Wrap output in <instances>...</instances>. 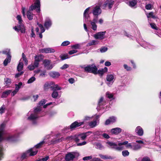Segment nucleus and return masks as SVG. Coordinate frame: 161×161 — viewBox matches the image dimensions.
I'll use <instances>...</instances> for the list:
<instances>
[{
	"mask_svg": "<svg viewBox=\"0 0 161 161\" xmlns=\"http://www.w3.org/2000/svg\"><path fill=\"white\" fill-rule=\"evenodd\" d=\"M5 124L3 123L0 126V142L3 140H5L8 142H12L16 140L19 136V134H12L6 133L4 130Z\"/></svg>",
	"mask_w": 161,
	"mask_h": 161,
	"instance_id": "nucleus-1",
	"label": "nucleus"
},
{
	"mask_svg": "<svg viewBox=\"0 0 161 161\" xmlns=\"http://www.w3.org/2000/svg\"><path fill=\"white\" fill-rule=\"evenodd\" d=\"M106 143L108 145L109 148H113L115 150L121 151L124 149L123 145H126V147L133 150V142L128 143V141H126L122 142H119L117 144L115 142H107Z\"/></svg>",
	"mask_w": 161,
	"mask_h": 161,
	"instance_id": "nucleus-2",
	"label": "nucleus"
},
{
	"mask_svg": "<svg viewBox=\"0 0 161 161\" xmlns=\"http://www.w3.org/2000/svg\"><path fill=\"white\" fill-rule=\"evenodd\" d=\"M59 136L60 135L59 134H57L52 136V138L51 139V140H50L51 143H49V144H55L62 141H65L69 142H72L73 141H75L76 142H78L77 135L66 137H62L60 139H59Z\"/></svg>",
	"mask_w": 161,
	"mask_h": 161,
	"instance_id": "nucleus-3",
	"label": "nucleus"
},
{
	"mask_svg": "<svg viewBox=\"0 0 161 161\" xmlns=\"http://www.w3.org/2000/svg\"><path fill=\"white\" fill-rule=\"evenodd\" d=\"M50 138V135H47L45 137V138L43 141H41L40 142L36 145L33 148H30L28 150V152L30 156H32L36 154L38 151L37 149L41 147L42 146L44 143H46L48 144V145H50V144H49V143H51V142H50V140H48L47 141H46V140Z\"/></svg>",
	"mask_w": 161,
	"mask_h": 161,
	"instance_id": "nucleus-4",
	"label": "nucleus"
},
{
	"mask_svg": "<svg viewBox=\"0 0 161 161\" xmlns=\"http://www.w3.org/2000/svg\"><path fill=\"white\" fill-rule=\"evenodd\" d=\"M40 0H35L34 4H32L29 8V9L26 12V16L29 20L33 19L34 14L32 11L36 10L37 13L40 11Z\"/></svg>",
	"mask_w": 161,
	"mask_h": 161,
	"instance_id": "nucleus-5",
	"label": "nucleus"
},
{
	"mask_svg": "<svg viewBox=\"0 0 161 161\" xmlns=\"http://www.w3.org/2000/svg\"><path fill=\"white\" fill-rule=\"evenodd\" d=\"M41 109L39 108H35L33 112L30 111L27 114V119L31 121L33 125H36L37 123V120L39 117V113Z\"/></svg>",
	"mask_w": 161,
	"mask_h": 161,
	"instance_id": "nucleus-6",
	"label": "nucleus"
},
{
	"mask_svg": "<svg viewBox=\"0 0 161 161\" xmlns=\"http://www.w3.org/2000/svg\"><path fill=\"white\" fill-rule=\"evenodd\" d=\"M16 18L18 21V24L14 27L13 29L15 31L18 32H20L22 33H25V29L23 24V21L21 16L20 15H18L16 17Z\"/></svg>",
	"mask_w": 161,
	"mask_h": 161,
	"instance_id": "nucleus-7",
	"label": "nucleus"
},
{
	"mask_svg": "<svg viewBox=\"0 0 161 161\" xmlns=\"http://www.w3.org/2000/svg\"><path fill=\"white\" fill-rule=\"evenodd\" d=\"M98 3L103 9L108 8L110 9L114 4V1L113 0H99Z\"/></svg>",
	"mask_w": 161,
	"mask_h": 161,
	"instance_id": "nucleus-8",
	"label": "nucleus"
},
{
	"mask_svg": "<svg viewBox=\"0 0 161 161\" xmlns=\"http://www.w3.org/2000/svg\"><path fill=\"white\" fill-rule=\"evenodd\" d=\"M75 158V153L74 152H69L67 154L65 158V160L61 161H73V159ZM58 157L53 158L52 161H58Z\"/></svg>",
	"mask_w": 161,
	"mask_h": 161,
	"instance_id": "nucleus-9",
	"label": "nucleus"
},
{
	"mask_svg": "<svg viewBox=\"0 0 161 161\" xmlns=\"http://www.w3.org/2000/svg\"><path fill=\"white\" fill-rule=\"evenodd\" d=\"M82 68H84L85 71L88 72L92 73L95 74H97V68L94 64L89 65L87 66L84 65L81 66Z\"/></svg>",
	"mask_w": 161,
	"mask_h": 161,
	"instance_id": "nucleus-10",
	"label": "nucleus"
},
{
	"mask_svg": "<svg viewBox=\"0 0 161 161\" xmlns=\"http://www.w3.org/2000/svg\"><path fill=\"white\" fill-rule=\"evenodd\" d=\"M100 115H95L93 118V121L90 122L88 123L89 125L91 128H93L98 125L99 123Z\"/></svg>",
	"mask_w": 161,
	"mask_h": 161,
	"instance_id": "nucleus-11",
	"label": "nucleus"
},
{
	"mask_svg": "<svg viewBox=\"0 0 161 161\" xmlns=\"http://www.w3.org/2000/svg\"><path fill=\"white\" fill-rule=\"evenodd\" d=\"M91 8V7L87 8L84 11L83 13L84 22L87 23L90 21V14L91 13V11H90Z\"/></svg>",
	"mask_w": 161,
	"mask_h": 161,
	"instance_id": "nucleus-12",
	"label": "nucleus"
},
{
	"mask_svg": "<svg viewBox=\"0 0 161 161\" xmlns=\"http://www.w3.org/2000/svg\"><path fill=\"white\" fill-rule=\"evenodd\" d=\"M51 62L50 60L47 59H44L43 61L44 66L47 70L51 69L55 65V63H51Z\"/></svg>",
	"mask_w": 161,
	"mask_h": 161,
	"instance_id": "nucleus-13",
	"label": "nucleus"
},
{
	"mask_svg": "<svg viewBox=\"0 0 161 161\" xmlns=\"http://www.w3.org/2000/svg\"><path fill=\"white\" fill-rule=\"evenodd\" d=\"M106 83L107 85L109 87L111 86L115 80L114 75L113 74L108 75L106 76Z\"/></svg>",
	"mask_w": 161,
	"mask_h": 161,
	"instance_id": "nucleus-14",
	"label": "nucleus"
},
{
	"mask_svg": "<svg viewBox=\"0 0 161 161\" xmlns=\"http://www.w3.org/2000/svg\"><path fill=\"white\" fill-rule=\"evenodd\" d=\"M106 101L104 99L103 97H101L100 98L98 102V105L97 107V109L98 111L100 110H103L104 108V106L106 104Z\"/></svg>",
	"mask_w": 161,
	"mask_h": 161,
	"instance_id": "nucleus-15",
	"label": "nucleus"
},
{
	"mask_svg": "<svg viewBox=\"0 0 161 161\" xmlns=\"http://www.w3.org/2000/svg\"><path fill=\"white\" fill-rule=\"evenodd\" d=\"M106 33L105 31L99 32L94 35L93 37L96 39L102 40L105 38Z\"/></svg>",
	"mask_w": 161,
	"mask_h": 161,
	"instance_id": "nucleus-16",
	"label": "nucleus"
},
{
	"mask_svg": "<svg viewBox=\"0 0 161 161\" xmlns=\"http://www.w3.org/2000/svg\"><path fill=\"white\" fill-rule=\"evenodd\" d=\"M102 12V10L100 8V6H95L93 7L92 11V13L94 16H97L100 15Z\"/></svg>",
	"mask_w": 161,
	"mask_h": 161,
	"instance_id": "nucleus-17",
	"label": "nucleus"
},
{
	"mask_svg": "<svg viewBox=\"0 0 161 161\" xmlns=\"http://www.w3.org/2000/svg\"><path fill=\"white\" fill-rule=\"evenodd\" d=\"M84 122L82 121L80 122H78L77 121H75L74 123H72L69 126L67 127L68 129H70L72 130L77 127H79L81 125L84 124Z\"/></svg>",
	"mask_w": 161,
	"mask_h": 161,
	"instance_id": "nucleus-18",
	"label": "nucleus"
},
{
	"mask_svg": "<svg viewBox=\"0 0 161 161\" xmlns=\"http://www.w3.org/2000/svg\"><path fill=\"white\" fill-rule=\"evenodd\" d=\"M52 21L51 19L48 17L46 18L44 26L45 28L47 30H48L52 26Z\"/></svg>",
	"mask_w": 161,
	"mask_h": 161,
	"instance_id": "nucleus-19",
	"label": "nucleus"
},
{
	"mask_svg": "<svg viewBox=\"0 0 161 161\" xmlns=\"http://www.w3.org/2000/svg\"><path fill=\"white\" fill-rule=\"evenodd\" d=\"M92 133L91 131H88L87 132L77 135V139L78 142H79L80 139L84 140L86 139L87 136H88L90 134Z\"/></svg>",
	"mask_w": 161,
	"mask_h": 161,
	"instance_id": "nucleus-20",
	"label": "nucleus"
},
{
	"mask_svg": "<svg viewBox=\"0 0 161 161\" xmlns=\"http://www.w3.org/2000/svg\"><path fill=\"white\" fill-rule=\"evenodd\" d=\"M117 120V118L115 116L110 117L105 121V125H108L115 123Z\"/></svg>",
	"mask_w": 161,
	"mask_h": 161,
	"instance_id": "nucleus-21",
	"label": "nucleus"
},
{
	"mask_svg": "<svg viewBox=\"0 0 161 161\" xmlns=\"http://www.w3.org/2000/svg\"><path fill=\"white\" fill-rule=\"evenodd\" d=\"M40 52L46 53H53L55 52V50L51 48L48 47L40 49Z\"/></svg>",
	"mask_w": 161,
	"mask_h": 161,
	"instance_id": "nucleus-22",
	"label": "nucleus"
},
{
	"mask_svg": "<svg viewBox=\"0 0 161 161\" xmlns=\"http://www.w3.org/2000/svg\"><path fill=\"white\" fill-rule=\"evenodd\" d=\"M49 75L51 77L53 78H58L60 75L59 73L54 71L50 72Z\"/></svg>",
	"mask_w": 161,
	"mask_h": 161,
	"instance_id": "nucleus-23",
	"label": "nucleus"
},
{
	"mask_svg": "<svg viewBox=\"0 0 161 161\" xmlns=\"http://www.w3.org/2000/svg\"><path fill=\"white\" fill-rule=\"evenodd\" d=\"M135 132L139 136H142L143 134V130L140 126H138L135 129Z\"/></svg>",
	"mask_w": 161,
	"mask_h": 161,
	"instance_id": "nucleus-24",
	"label": "nucleus"
},
{
	"mask_svg": "<svg viewBox=\"0 0 161 161\" xmlns=\"http://www.w3.org/2000/svg\"><path fill=\"white\" fill-rule=\"evenodd\" d=\"M122 130L119 127L113 128L111 129L110 132L112 134L118 135L121 131Z\"/></svg>",
	"mask_w": 161,
	"mask_h": 161,
	"instance_id": "nucleus-25",
	"label": "nucleus"
},
{
	"mask_svg": "<svg viewBox=\"0 0 161 161\" xmlns=\"http://www.w3.org/2000/svg\"><path fill=\"white\" fill-rule=\"evenodd\" d=\"M106 97L111 101L115 99L114 94L111 93L109 92L108 91L106 93Z\"/></svg>",
	"mask_w": 161,
	"mask_h": 161,
	"instance_id": "nucleus-26",
	"label": "nucleus"
},
{
	"mask_svg": "<svg viewBox=\"0 0 161 161\" xmlns=\"http://www.w3.org/2000/svg\"><path fill=\"white\" fill-rule=\"evenodd\" d=\"M146 15L147 18L148 19V21L149 22V18H152L153 19H155L157 18V17L154 14V13L152 12H150L149 13H147Z\"/></svg>",
	"mask_w": 161,
	"mask_h": 161,
	"instance_id": "nucleus-27",
	"label": "nucleus"
},
{
	"mask_svg": "<svg viewBox=\"0 0 161 161\" xmlns=\"http://www.w3.org/2000/svg\"><path fill=\"white\" fill-rule=\"evenodd\" d=\"M54 84V82L53 81L47 82L44 86V87L45 90H46L51 87Z\"/></svg>",
	"mask_w": 161,
	"mask_h": 161,
	"instance_id": "nucleus-28",
	"label": "nucleus"
},
{
	"mask_svg": "<svg viewBox=\"0 0 161 161\" xmlns=\"http://www.w3.org/2000/svg\"><path fill=\"white\" fill-rule=\"evenodd\" d=\"M54 84H55L54 83ZM51 88L52 90L53 91H56L58 90H60L61 89V87L57 84H54L51 87Z\"/></svg>",
	"mask_w": 161,
	"mask_h": 161,
	"instance_id": "nucleus-29",
	"label": "nucleus"
},
{
	"mask_svg": "<svg viewBox=\"0 0 161 161\" xmlns=\"http://www.w3.org/2000/svg\"><path fill=\"white\" fill-rule=\"evenodd\" d=\"M99 42L98 40H92L87 44V46H90L92 45H96L98 44Z\"/></svg>",
	"mask_w": 161,
	"mask_h": 161,
	"instance_id": "nucleus-30",
	"label": "nucleus"
},
{
	"mask_svg": "<svg viewBox=\"0 0 161 161\" xmlns=\"http://www.w3.org/2000/svg\"><path fill=\"white\" fill-rule=\"evenodd\" d=\"M108 71V68L106 67H105L104 68L98 70L97 71V74H98L101 75H102L104 73Z\"/></svg>",
	"mask_w": 161,
	"mask_h": 161,
	"instance_id": "nucleus-31",
	"label": "nucleus"
},
{
	"mask_svg": "<svg viewBox=\"0 0 161 161\" xmlns=\"http://www.w3.org/2000/svg\"><path fill=\"white\" fill-rule=\"evenodd\" d=\"M11 56L10 55H8L7 56V58L5 59L3 62V64L4 66H6L7 65L8 63L10 62Z\"/></svg>",
	"mask_w": 161,
	"mask_h": 161,
	"instance_id": "nucleus-32",
	"label": "nucleus"
},
{
	"mask_svg": "<svg viewBox=\"0 0 161 161\" xmlns=\"http://www.w3.org/2000/svg\"><path fill=\"white\" fill-rule=\"evenodd\" d=\"M141 147V146L138 144L133 142V150L137 151L140 149Z\"/></svg>",
	"mask_w": 161,
	"mask_h": 161,
	"instance_id": "nucleus-33",
	"label": "nucleus"
},
{
	"mask_svg": "<svg viewBox=\"0 0 161 161\" xmlns=\"http://www.w3.org/2000/svg\"><path fill=\"white\" fill-rule=\"evenodd\" d=\"M137 3V1L136 0H132L129 2V5L131 7L135 6Z\"/></svg>",
	"mask_w": 161,
	"mask_h": 161,
	"instance_id": "nucleus-34",
	"label": "nucleus"
},
{
	"mask_svg": "<svg viewBox=\"0 0 161 161\" xmlns=\"http://www.w3.org/2000/svg\"><path fill=\"white\" fill-rule=\"evenodd\" d=\"M29 156H30L28 152V151H27L26 152L22 154L21 158V159H25Z\"/></svg>",
	"mask_w": 161,
	"mask_h": 161,
	"instance_id": "nucleus-35",
	"label": "nucleus"
},
{
	"mask_svg": "<svg viewBox=\"0 0 161 161\" xmlns=\"http://www.w3.org/2000/svg\"><path fill=\"white\" fill-rule=\"evenodd\" d=\"M23 64L22 62H19V64L17 67V69L18 71H21L23 68Z\"/></svg>",
	"mask_w": 161,
	"mask_h": 161,
	"instance_id": "nucleus-36",
	"label": "nucleus"
},
{
	"mask_svg": "<svg viewBox=\"0 0 161 161\" xmlns=\"http://www.w3.org/2000/svg\"><path fill=\"white\" fill-rule=\"evenodd\" d=\"M80 44L79 43L76 44L75 45H71V48L73 49H79L80 48Z\"/></svg>",
	"mask_w": 161,
	"mask_h": 161,
	"instance_id": "nucleus-37",
	"label": "nucleus"
},
{
	"mask_svg": "<svg viewBox=\"0 0 161 161\" xmlns=\"http://www.w3.org/2000/svg\"><path fill=\"white\" fill-rule=\"evenodd\" d=\"M2 53L3 54H6L7 56L8 55H10V49H7L3 51L2 52H0V53Z\"/></svg>",
	"mask_w": 161,
	"mask_h": 161,
	"instance_id": "nucleus-38",
	"label": "nucleus"
},
{
	"mask_svg": "<svg viewBox=\"0 0 161 161\" xmlns=\"http://www.w3.org/2000/svg\"><path fill=\"white\" fill-rule=\"evenodd\" d=\"M143 47H144L145 48H148L149 49H152L153 48V46L151 45L150 44L145 42L144 44L143 45Z\"/></svg>",
	"mask_w": 161,
	"mask_h": 161,
	"instance_id": "nucleus-39",
	"label": "nucleus"
},
{
	"mask_svg": "<svg viewBox=\"0 0 161 161\" xmlns=\"http://www.w3.org/2000/svg\"><path fill=\"white\" fill-rule=\"evenodd\" d=\"M92 26V29L94 31H96L97 28V25L96 23L93 22H90Z\"/></svg>",
	"mask_w": 161,
	"mask_h": 161,
	"instance_id": "nucleus-40",
	"label": "nucleus"
},
{
	"mask_svg": "<svg viewBox=\"0 0 161 161\" xmlns=\"http://www.w3.org/2000/svg\"><path fill=\"white\" fill-rule=\"evenodd\" d=\"M42 56L41 55H36L34 57L35 60L37 61L38 62H39L41 61L42 59Z\"/></svg>",
	"mask_w": 161,
	"mask_h": 161,
	"instance_id": "nucleus-41",
	"label": "nucleus"
},
{
	"mask_svg": "<svg viewBox=\"0 0 161 161\" xmlns=\"http://www.w3.org/2000/svg\"><path fill=\"white\" fill-rule=\"evenodd\" d=\"M52 96L53 98H57L58 96V92L56 91H53V92L52 94Z\"/></svg>",
	"mask_w": 161,
	"mask_h": 161,
	"instance_id": "nucleus-42",
	"label": "nucleus"
},
{
	"mask_svg": "<svg viewBox=\"0 0 161 161\" xmlns=\"http://www.w3.org/2000/svg\"><path fill=\"white\" fill-rule=\"evenodd\" d=\"M22 85V83L21 82H19L18 84H15V89L16 90L18 91L21 88V86Z\"/></svg>",
	"mask_w": 161,
	"mask_h": 161,
	"instance_id": "nucleus-43",
	"label": "nucleus"
},
{
	"mask_svg": "<svg viewBox=\"0 0 161 161\" xmlns=\"http://www.w3.org/2000/svg\"><path fill=\"white\" fill-rule=\"evenodd\" d=\"M96 148L100 149H102L104 148L103 146L99 143H97L96 144Z\"/></svg>",
	"mask_w": 161,
	"mask_h": 161,
	"instance_id": "nucleus-44",
	"label": "nucleus"
},
{
	"mask_svg": "<svg viewBox=\"0 0 161 161\" xmlns=\"http://www.w3.org/2000/svg\"><path fill=\"white\" fill-rule=\"evenodd\" d=\"M122 154L124 157H125L128 156L130 153L128 150H125L122 151Z\"/></svg>",
	"mask_w": 161,
	"mask_h": 161,
	"instance_id": "nucleus-45",
	"label": "nucleus"
},
{
	"mask_svg": "<svg viewBox=\"0 0 161 161\" xmlns=\"http://www.w3.org/2000/svg\"><path fill=\"white\" fill-rule=\"evenodd\" d=\"M22 58L25 62V64L27 65L28 63V60H27L25 55L23 53L22 54Z\"/></svg>",
	"mask_w": 161,
	"mask_h": 161,
	"instance_id": "nucleus-46",
	"label": "nucleus"
},
{
	"mask_svg": "<svg viewBox=\"0 0 161 161\" xmlns=\"http://www.w3.org/2000/svg\"><path fill=\"white\" fill-rule=\"evenodd\" d=\"M37 24L40 28L41 32V33L44 32L45 31V29H44L43 25L42 24H39L38 23H37Z\"/></svg>",
	"mask_w": 161,
	"mask_h": 161,
	"instance_id": "nucleus-47",
	"label": "nucleus"
},
{
	"mask_svg": "<svg viewBox=\"0 0 161 161\" xmlns=\"http://www.w3.org/2000/svg\"><path fill=\"white\" fill-rule=\"evenodd\" d=\"M99 156L101 158L104 159H109L111 158L110 156H108L107 155H103L102 154H99Z\"/></svg>",
	"mask_w": 161,
	"mask_h": 161,
	"instance_id": "nucleus-48",
	"label": "nucleus"
},
{
	"mask_svg": "<svg viewBox=\"0 0 161 161\" xmlns=\"http://www.w3.org/2000/svg\"><path fill=\"white\" fill-rule=\"evenodd\" d=\"M70 44V42L69 41H66L63 42L61 44V46H65L69 45Z\"/></svg>",
	"mask_w": 161,
	"mask_h": 161,
	"instance_id": "nucleus-49",
	"label": "nucleus"
},
{
	"mask_svg": "<svg viewBox=\"0 0 161 161\" xmlns=\"http://www.w3.org/2000/svg\"><path fill=\"white\" fill-rule=\"evenodd\" d=\"M150 24L152 28L156 30H158V28L157 27L156 25L154 23H150Z\"/></svg>",
	"mask_w": 161,
	"mask_h": 161,
	"instance_id": "nucleus-50",
	"label": "nucleus"
},
{
	"mask_svg": "<svg viewBox=\"0 0 161 161\" xmlns=\"http://www.w3.org/2000/svg\"><path fill=\"white\" fill-rule=\"evenodd\" d=\"M35 80L36 78L34 77H32L28 80L27 83L28 84L31 83L35 81Z\"/></svg>",
	"mask_w": 161,
	"mask_h": 161,
	"instance_id": "nucleus-51",
	"label": "nucleus"
},
{
	"mask_svg": "<svg viewBox=\"0 0 161 161\" xmlns=\"http://www.w3.org/2000/svg\"><path fill=\"white\" fill-rule=\"evenodd\" d=\"M62 60H64L68 58V55L67 54L61 55L60 56Z\"/></svg>",
	"mask_w": 161,
	"mask_h": 161,
	"instance_id": "nucleus-52",
	"label": "nucleus"
},
{
	"mask_svg": "<svg viewBox=\"0 0 161 161\" xmlns=\"http://www.w3.org/2000/svg\"><path fill=\"white\" fill-rule=\"evenodd\" d=\"M22 13L23 14V15L24 17H25V10H26V8L24 7H22Z\"/></svg>",
	"mask_w": 161,
	"mask_h": 161,
	"instance_id": "nucleus-53",
	"label": "nucleus"
},
{
	"mask_svg": "<svg viewBox=\"0 0 161 161\" xmlns=\"http://www.w3.org/2000/svg\"><path fill=\"white\" fill-rule=\"evenodd\" d=\"M123 66L125 69L127 71H130L131 70V67L128 66L126 64H124Z\"/></svg>",
	"mask_w": 161,
	"mask_h": 161,
	"instance_id": "nucleus-54",
	"label": "nucleus"
},
{
	"mask_svg": "<svg viewBox=\"0 0 161 161\" xmlns=\"http://www.w3.org/2000/svg\"><path fill=\"white\" fill-rule=\"evenodd\" d=\"M4 82L6 84L9 85L10 84L11 79L8 78H6L4 79Z\"/></svg>",
	"mask_w": 161,
	"mask_h": 161,
	"instance_id": "nucleus-55",
	"label": "nucleus"
},
{
	"mask_svg": "<svg viewBox=\"0 0 161 161\" xmlns=\"http://www.w3.org/2000/svg\"><path fill=\"white\" fill-rule=\"evenodd\" d=\"M108 48L105 47H101L100 49V51L101 53H104L107 51Z\"/></svg>",
	"mask_w": 161,
	"mask_h": 161,
	"instance_id": "nucleus-56",
	"label": "nucleus"
},
{
	"mask_svg": "<svg viewBox=\"0 0 161 161\" xmlns=\"http://www.w3.org/2000/svg\"><path fill=\"white\" fill-rule=\"evenodd\" d=\"M98 18L97 16L94 17L92 20H90V22H93L96 23L97 22Z\"/></svg>",
	"mask_w": 161,
	"mask_h": 161,
	"instance_id": "nucleus-57",
	"label": "nucleus"
},
{
	"mask_svg": "<svg viewBox=\"0 0 161 161\" xmlns=\"http://www.w3.org/2000/svg\"><path fill=\"white\" fill-rule=\"evenodd\" d=\"M49 158V157L47 156L44 158L39 159L38 161H47Z\"/></svg>",
	"mask_w": 161,
	"mask_h": 161,
	"instance_id": "nucleus-58",
	"label": "nucleus"
},
{
	"mask_svg": "<svg viewBox=\"0 0 161 161\" xmlns=\"http://www.w3.org/2000/svg\"><path fill=\"white\" fill-rule=\"evenodd\" d=\"M152 5L150 4H148L145 6L147 10H151L152 9Z\"/></svg>",
	"mask_w": 161,
	"mask_h": 161,
	"instance_id": "nucleus-59",
	"label": "nucleus"
},
{
	"mask_svg": "<svg viewBox=\"0 0 161 161\" xmlns=\"http://www.w3.org/2000/svg\"><path fill=\"white\" fill-rule=\"evenodd\" d=\"M5 109V107L4 105H3L0 108V114H2L4 112Z\"/></svg>",
	"mask_w": 161,
	"mask_h": 161,
	"instance_id": "nucleus-60",
	"label": "nucleus"
},
{
	"mask_svg": "<svg viewBox=\"0 0 161 161\" xmlns=\"http://www.w3.org/2000/svg\"><path fill=\"white\" fill-rule=\"evenodd\" d=\"M69 67V65L67 64H64L63 66H62L60 69H67Z\"/></svg>",
	"mask_w": 161,
	"mask_h": 161,
	"instance_id": "nucleus-61",
	"label": "nucleus"
},
{
	"mask_svg": "<svg viewBox=\"0 0 161 161\" xmlns=\"http://www.w3.org/2000/svg\"><path fill=\"white\" fill-rule=\"evenodd\" d=\"M46 102V100L45 99H42L39 103V104L40 106L44 105Z\"/></svg>",
	"mask_w": 161,
	"mask_h": 161,
	"instance_id": "nucleus-62",
	"label": "nucleus"
},
{
	"mask_svg": "<svg viewBox=\"0 0 161 161\" xmlns=\"http://www.w3.org/2000/svg\"><path fill=\"white\" fill-rule=\"evenodd\" d=\"M28 69L31 70H33L35 68V67L34 66V65L31 64L28 66Z\"/></svg>",
	"mask_w": 161,
	"mask_h": 161,
	"instance_id": "nucleus-63",
	"label": "nucleus"
},
{
	"mask_svg": "<svg viewBox=\"0 0 161 161\" xmlns=\"http://www.w3.org/2000/svg\"><path fill=\"white\" fill-rule=\"evenodd\" d=\"M141 161H151V160L149 158L147 157H145L142 159Z\"/></svg>",
	"mask_w": 161,
	"mask_h": 161,
	"instance_id": "nucleus-64",
	"label": "nucleus"
}]
</instances>
